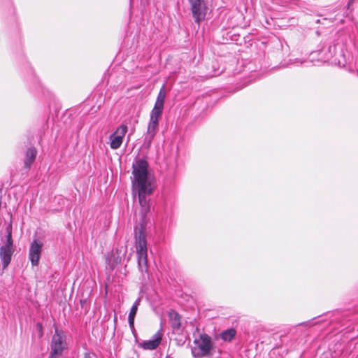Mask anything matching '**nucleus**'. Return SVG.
I'll return each instance as SVG.
<instances>
[{
    "mask_svg": "<svg viewBox=\"0 0 358 358\" xmlns=\"http://www.w3.org/2000/svg\"><path fill=\"white\" fill-rule=\"evenodd\" d=\"M148 163L145 159H138L132 166V189L138 194L140 205L139 214L143 222L145 215L150 212V199L155 189L154 178L148 173Z\"/></svg>",
    "mask_w": 358,
    "mask_h": 358,
    "instance_id": "f257e3e1",
    "label": "nucleus"
},
{
    "mask_svg": "<svg viewBox=\"0 0 358 358\" xmlns=\"http://www.w3.org/2000/svg\"><path fill=\"white\" fill-rule=\"evenodd\" d=\"M135 247L138 256V264L143 271H148V248L145 238V229L143 223H140L135 228Z\"/></svg>",
    "mask_w": 358,
    "mask_h": 358,
    "instance_id": "f03ea898",
    "label": "nucleus"
},
{
    "mask_svg": "<svg viewBox=\"0 0 358 358\" xmlns=\"http://www.w3.org/2000/svg\"><path fill=\"white\" fill-rule=\"evenodd\" d=\"M6 243L0 248V257L3 262V268H6L10 262L14 252L13 240L12 238V225L10 224L6 228Z\"/></svg>",
    "mask_w": 358,
    "mask_h": 358,
    "instance_id": "7ed1b4c3",
    "label": "nucleus"
},
{
    "mask_svg": "<svg viewBox=\"0 0 358 358\" xmlns=\"http://www.w3.org/2000/svg\"><path fill=\"white\" fill-rule=\"evenodd\" d=\"M211 338L207 334L201 335L199 339L194 341L192 352L195 357H203L208 355L211 350Z\"/></svg>",
    "mask_w": 358,
    "mask_h": 358,
    "instance_id": "20e7f679",
    "label": "nucleus"
},
{
    "mask_svg": "<svg viewBox=\"0 0 358 358\" xmlns=\"http://www.w3.org/2000/svg\"><path fill=\"white\" fill-rule=\"evenodd\" d=\"M65 348V336L63 332L56 329L51 342L50 358H57L60 356Z\"/></svg>",
    "mask_w": 358,
    "mask_h": 358,
    "instance_id": "39448f33",
    "label": "nucleus"
},
{
    "mask_svg": "<svg viewBox=\"0 0 358 358\" xmlns=\"http://www.w3.org/2000/svg\"><path fill=\"white\" fill-rule=\"evenodd\" d=\"M193 17L199 23L204 20L207 8L203 0H189Z\"/></svg>",
    "mask_w": 358,
    "mask_h": 358,
    "instance_id": "423d86ee",
    "label": "nucleus"
},
{
    "mask_svg": "<svg viewBox=\"0 0 358 358\" xmlns=\"http://www.w3.org/2000/svg\"><path fill=\"white\" fill-rule=\"evenodd\" d=\"M43 243L38 241L34 240L29 250V259L33 266L38 265L42 251Z\"/></svg>",
    "mask_w": 358,
    "mask_h": 358,
    "instance_id": "0eeeda50",
    "label": "nucleus"
},
{
    "mask_svg": "<svg viewBox=\"0 0 358 358\" xmlns=\"http://www.w3.org/2000/svg\"><path fill=\"white\" fill-rule=\"evenodd\" d=\"M128 128L126 125L122 124L116 131L110 136V148L113 150L119 148L122 143L124 136L127 132Z\"/></svg>",
    "mask_w": 358,
    "mask_h": 358,
    "instance_id": "6e6552de",
    "label": "nucleus"
},
{
    "mask_svg": "<svg viewBox=\"0 0 358 358\" xmlns=\"http://www.w3.org/2000/svg\"><path fill=\"white\" fill-rule=\"evenodd\" d=\"M162 340V334L157 332L152 341H146L141 344V346L145 350H153L157 348Z\"/></svg>",
    "mask_w": 358,
    "mask_h": 358,
    "instance_id": "1a4fd4ad",
    "label": "nucleus"
},
{
    "mask_svg": "<svg viewBox=\"0 0 358 358\" xmlns=\"http://www.w3.org/2000/svg\"><path fill=\"white\" fill-rule=\"evenodd\" d=\"M37 155V150L34 147L28 148L25 153L24 159V167L26 169H29L31 165L35 162Z\"/></svg>",
    "mask_w": 358,
    "mask_h": 358,
    "instance_id": "9d476101",
    "label": "nucleus"
},
{
    "mask_svg": "<svg viewBox=\"0 0 358 358\" xmlns=\"http://www.w3.org/2000/svg\"><path fill=\"white\" fill-rule=\"evenodd\" d=\"M168 317L172 329L173 330L179 329L181 327V315L171 309L168 312Z\"/></svg>",
    "mask_w": 358,
    "mask_h": 358,
    "instance_id": "9b49d317",
    "label": "nucleus"
},
{
    "mask_svg": "<svg viewBox=\"0 0 358 358\" xmlns=\"http://www.w3.org/2000/svg\"><path fill=\"white\" fill-rule=\"evenodd\" d=\"M159 122L150 120L147 129L148 145L150 146L158 130Z\"/></svg>",
    "mask_w": 358,
    "mask_h": 358,
    "instance_id": "f8f14e48",
    "label": "nucleus"
},
{
    "mask_svg": "<svg viewBox=\"0 0 358 358\" xmlns=\"http://www.w3.org/2000/svg\"><path fill=\"white\" fill-rule=\"evenodd\" d=\"M335 45H329L327 49L323 48L320 50L319 55L321 56L318 60L326 62L331 59L335 55Z\"/></svg>",
    "mask_w": 358,
    "mask_h": 358,
    "instance_id": "ddd939ff",
    "label": "nucleus"
},
{
    "mask_svg": "<svg viewBox=\"0 0 358 358\" xmlns=\"http://www.w3.org/2000/svg\"><path fill=\"white\" fill-rule=\"evenodd\" d=\"M139 303H140V299H138L135 301V303L131 308V310H130V312L129 314V317H128L129 324V326L131 328L134 327V318H135L136 312L138 310Z\"/></svg>",
    "mask_w": 358,
    "mask_h": 358,
    "instance_id": "4468645a",
    "label": "nucleus"
},
{
    "mask_svg": "<svg viewBox=\"0 0 358 358\" xmlns=\"http://www.w3.org/2000/svg\"><path fill=\"white\" fill-rule=\"evenodd\" d=\"M163 108L164 106H157L155 104L151 112L150 120L159 122V118L161 117L162 114Z\"/></svg>",
    "mask_w": 358,
    "mask_h": 358,
    "instance_id": "2eb2a0df",
    "label": "nucleus"
},
{
    "mask_svg": "<svg viewBox=\"0 0 358 358\" xmlns=\"http://www.w3.org/2000/svg\"><path fill=\"white\" fill-rule=\"evenodd\" d=\"M261 66L257 65L255 62H249L246 64L243 65V71L246 74L248 73H253L260 69Z\"/></svg>",
    "mask_w": 358,
    "mask_h": 358,
    "instance_id": "dca6fc26",
    "label": "nucleus"
},
{
    "mask_svg": "<svg viewBox=\"0 0 358 358\" xmlns=\"http://www.w3.org/2000/svg\"><path fill=\"white\" fill-rule=\"evenodd\" d=\"M166 98V91H165V85H163L158 94L157 100L155 101V105L164 106V101Z\"/></svg>",
    "mask_w": 358,
    "mask_h": 358,
    "instance_id": "f3484780",
    "label": "nucleus"
},
{
    "mask_svg": "<svg viewBox=\"0 0 358 358\" xmlns=\"http://www.w3.org/2000/svg\"><path fill=\"white\" fill-rule=\"evenodd\" d=\"M236 334V331L234 328H229L225 329V342L231 341Z\"/></svg>",
    "mask_w": 358,
    "mask_h": 358,
    "instance_id": "a211bd4d",
    "label": "nucleus"
},
{
    "mask_svg": "<svg viewBox=\"0 0 358 358\" xmlns=\"http://www.w3.org/2000/svg\"><path fill=\"white\" fill-rule=\"evenodd\" d=\"M121 255V251L119 249H116L115 252L113 253V261L116 264H119L121 263L122 259L123 258Z\"/></svg>",
    "mask_w": 358,
    "mask_h": 358,
    "instance_id": "6ab92c4d",
    "label": "nucleus"
},
{
    "mask_svg": "<svg viewBox=\"0 0 358 358\" xmlns=\"http://www.w3.org/2000/svg\"><path fill=\"white\" fill-rule=\"evenodd\" d=\"M304 62H306V61L301 60L300 59H296L295 62H293V64H296V65H301V64H303Z\"/></svg>",
    "mask_w": 358,
    "mask_h": 358,
    "instance_id": "aec40b11",
    "label": "nucleus"
},
{
    "mask_svg": "<svg viewBox=\"0 0 358 358\" xmlns=\"http://www.w3.org/2000/svg\"><path fill=\"white\" fill-rule=\"evenodd\" d=\"M83 358H95L94 355H91L89 353H85Z\"/></svg>",
    "mask_w": 358,
    "mask_h": 358,
    "instance_id": "412c9836",
    "label": "nucleus"
},
{
    "mask_svg": "<svg viewBox=\"0 0 358 358\" xmlns=\"http://www.w3.org/2000/svg\"><path fill=\"white\" fill-rule=\"evenodd\" d=\"M37 327L38 328V330L40 331V337H41L43 336V332H42V325L41 324H37Z\"/></svg>",
    "mask_w": 358,
    "mask_h": 358,
    "instance_id": "4be33fe9",
    "label": "nucleus"
},
{
    "mask_svg": "<svg viewBox=\"0 0 358 358\" xmlns=\"http://www.w3.org/2000/svg\"><path fill=\"white\" fill-rule=\"evenodd\" d=\"M2 203V189L0 188V206H1Z\"/></svg>",
    "mask_w": 358,
    "mask_h": 358,
    "instance_id": "5701e85b",
    "label": "nucleus"
},
{
    "mask_svg": "<svg viewBox=\"0 0 358 358\" xmlns=\"http://www.w3.org/2000/svg\"><path fill=\"white\" fill-rule=\"evenodd\" d=\"M86 303V300H80L81 306L83 307L84 304Z\"/></svg>",
    "mask_w": 358,
    "mask_h": 358,
    "instance_id": "b1692460",
    "label": "nucleus"
},
{
    "mask_svg": "<svg viewBox=\"0 0 358 358\" xmlns=\"http://www.w3.org/2000/svg\"><path fill=\"white\" fill-rule=\"evenodd\" d=\"M220 336L224 339V332L220 333Z\"/></svg>",
    "mask_w": 358,
    "mask_h": 358,
    "instance_id": "393cba45",
    "label": "nucleus"
},
{
    "mask_svg": "<svg viewBox=\"0 0 358 358\" xmlns=\"http://www.w3.org/2000/svg\"><path fill=\"white\" fill-rule=\"evenodd\" d=\"M255 76L254 75H250V77L251 78H253Z\"/></svg>",
    "mask_w": 358,
    "mask_h": 358,
    "instance_id": "a878e982",
    "label": "nucleus"
},
{
    "mask_svg": "<svg viewBox=\"0 0 358 358\" xmlns=\"http://www.w3.org/2000/svg\"><path fill=\"white\" fill-rule=\"evenodd\" d=\"M357 75H358V70H357Z\"/></svg>",
    "mask_w": 358,
    "mask_h": 358,
    "instance_id": "bb28decb",
    "label": "nucleus"
}]
</instances>
